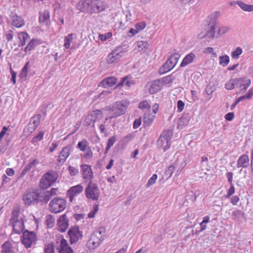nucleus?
Instances as JSON below:
<instances>
[{"mask_svg":"<svg viewBox=\"0 0 253 253\" xmlns=\"http://www.w3.org/2000/svg\"><path fill=\"white\" fill-rule=\"evenodd\" d=\"M36 128L37 127L36 126L29 122L26 128H24V132L26 134L29 135L30 134L33 133L35 130Z\"/></svg>","mask_w":253,"mask_h":253,"instance_id":"42","label":"nucleus"},{"mask_svg":"<svg viewBox=\"0 0 253 253\" xmlns=\"http://www.w3.org/2000/svg\"><path fill=\"white\" fill-rule=\"evenodd\" d=\"M184 103L181 100H178L177 102V111L181 112L183 111L184 107Z\"/></svg>","mask_w":253,"mask_h":253,"instance_id":"61","label":"nucleus"},{"mask_svg":"<svg viewBox=\"0 0 253 253\" xmlns=\"http://www.w3.org/2000/svg\"><path fill=\"white\" fill-rule=\"evenodd\" d=\"M92 118H91V117H90L89 115H88L85 119V121H84V125L85 126H90L92 123H93V125H92V126L94 127V122H93V120H92L91 119Z\"/></svg>","mask_w":253,"mask_h":253,"instance_id":"56","label":"nucleus"},{"mask_svg":"<svg viewBox=\"0 0 253 253\" xmlns=\"http://www.w3.org/2000/svg\"><path fill=\"white\" fill-rule=\"evenodd\" d=\"M68 170L71 176H75L77 175L79 172V170L71 166L68 167Z\"/></svg>","mask_w":253,"mask_h":253,"instance_id":"57","label":"nucleus"},{"mask_svg":"<svg viewBox=\"0 0 253 253\" xmlns=\"http://www.w3.org/2000/svg\"><path fill=\"white\" fill-rule=\"evenodd\" d=\"M75 35L74 34H70L64 38V46L66 49L70 48L71 42L73 40V36Z\"/></svg>","mask_w":253,"mask_h":253,"instance_id":"39","label":"nucleus"},{"mask_svg":"<svg viewBox=\"0 0 253 253\" xmlns=\"http://www.w3.org/2000/svg\"><path fill=\"white\" fill-rule=\"evenodd\" d=\"M37 198L36 192L27 191L23 196V201L26 206H29L37 204Z\"/></svg>","mask_w":253,"mask_h":253,"instance_id":"13","label":"nucleus"},{"mask_svg":"<svg viewBox=\"0 0 253 253\" xmlns=\"http://www.w3.org/2000/svg\"><path fill=\"white\" fill-rule=\"evenodd\" d=\"M190 120V116L189 114L183 115L179 119L178 126H185L188 124Z\"/></svg>","mask_w":253,"mask_h":253,"instance_id":"35","label":"nucleus"},{"mask_svg":"<svg viewBox=\"0 0 253 253\" xmlns=\"http://www.w3.org/2000/svg\"><path fill=\"white\" fill-rule=\"evenodd\" d=\"M126 50V48H124L121 46L117 47L108 55L107 58V63L108 64H112L117 62L124 56V52Z\"/></svg>","mask_w":253,"mask_h":253,"instance_id":"10","label":"nucleus"},{"mask_svg":"<svg viewBox=\"0 0 253 253\" xmlns=\"http://www.w3.org/2000/svg\"><path fill=\"white\" fill-rule=\"evenodd\" d=\"M242 53V49L240 47H237L236 49L232 51L231 56L233 58H238L239 56Z\"/></svg>","mask_w":253,"mask_h":253,"instance_id":"49","label":"nucleus"},{"mask_svg":"<svg viewBox=\"0 0 253 253\" xmlns=\"http://www.w3.org/2000/svg\"><path fill=\"white\" fill-rule=\"evenodd\" d=\"M67 206L66 201L60 197H55L49 204V210L52 213H57L63 211Z\"/></svg>","mask_w":253,"mask_h":253,"instance_id":"5","label":"nucleus"},{"mask_svg":"<svg viewBox=\"0 0 253 253\" xmlns=\"http://www.w3.org/2000/svg\"><path fill=\"white\" fill-rule=\"evenodd\" d=\"M89 147L88 142L85 139L80 141L77 144V148H79L81 151L84 152Z\"/></svg>","mask_w":253,"mask_h":253,"instance_id":"40","label":"nucleus"},{"mask_svg":"<svg viewBox=\"0 0 253 253\" xmlns=\"http://www.w3.org/2000/svg\"><path fill=\"white\" fill-rule=\"evenodd\" d=\"M29 64V62L26 63V64L25 65L24 67L22 68V71L20 73V77L21 79H23V80H25L27 78V76L28 75V70L27 69L28 68Z\"/></svg>","mask_w":253,"mask_h":253,"instance_id":"43","label":"nucleus"},{"mask_svg":"<svg viewBox=\"0 0 253 253\" xmlns=\"http://www.w3.org/2000/svg\"><path fill=\"white\" fill-rule=\"evenodd\" d=\"M138 50L141 53H144L148 49L149 44L146 41H138L136 42Z\"/></svg>","mask_w":253,"mask_h":253,"instance_id":"33","label":"nucleus"},{"mask_svg":"<svg viewBox=\"0 0 253 253\" xmlns=\"http://www.w3.org/2000/svg\"><path fill=\"white\" fill-rule=\"evenodd\" d=\"M81 167V172L83 175V178L85 180L91 181L93 175L91 166L87 165H83Z\"/></svg>","mask_w":253,"mask_h":253,"instance_id":"16","label":"nucleus"},{"mask_svg":"<svg viewBox=\"0 0 253 253\" xmlns=\"http://www.w3.org/2000/svg\"><path fill=\"white\" fill-rule=\"evenodd\" d=\"M88 115L91 117L92 120L95 122L97 119H100L102 117V112L99 110H95Z\"/></svg>","mask_w":253,"mask_h":253,"instance_id":"37","label":"nucleus"},{"mask_svg":"<svg viewBox=\"0 0 253 253\" xmlns=\"http://www.w3.org/2000/svg\"><path fill=\"white\" fill-rule=\"evenodd\" d=\"M57 190V188H52L49 191H48V190L46 191V194L48 195V196H49V197H50V199L52 196L56 195V191Z\"/></svg>","mask_w":253,"mask_h":253,"instance_id":"60","label":"nucleus"},{"mask_svg":"<svg viewBox=\"0 0 253 253\" xmlns=\"http://www.w3.org/2000/svg\"><path fill=\"white\" fill-rule=\"evenodd\" d=\"M71 148V145L66 146L62 148L57 159V162L59 165H62L65 163L70 154Z\"/></svg>","mask_w":253,"mask_h":253,"instance_id":"14","label":"nucleus"},{"mask_svg":"<svg viewBox=\"0 0 253 253\" xmlns=\"http://www.w3.org/2000/svg\"><path fill=\"white\" fill-rule=\"evenodd\" d=\"M52 185L58 178V175L56 171L51 170L47 172L43 175Z\"/></svg>","mask_w":253,"mask_h":253,"instance_id":"24","label":"nucleus"},{"mask_svg":"<svg viewBox=\"0 0 253 253\" xmlns=\"http://www.w3.org/2000/svg\"><path fill=\"white\" fill-rule=\"evenodd\" d=\"M49 15L48 11H44L41 13L39 16V21L40 23L47 24L49 20Z\"/></svg>","mask_w":253,"mask_h":253,"instance_id":"34","label":"nucleus"},{"mask_svg":"<svg viewBox=\"0 0 253 253\" xmlns=\"http://www.w3.org/2000/svg\"><path fill=\"white\" fill-rule=\"evenodd\" d=\"M9 18L11 24L16 28H20L24 24L23 19L14 12L12 11L10 13Z\"/></svg>","mask_w":253,"mask_h":253,"instance_id":"15","label":"nucleus"},{"mask_svg":"<svg viewBox=\"0 0 253 253\" xmlns=\"http://www.w3.org/2000/svg\"><path fill=\"white\" fill-rule=\"evenodd\" d=\"M117 82V79L114 77H109L103 80L99 84L98 86L105 88L112 86Z\"/></svg>","mask_w":253,"mask_h":253,"instance_id":"21","label":"nucleus"},{"mask_svg":"<svg viewBox=\"0 0 253 253\" xmlns=\"http://www.w3.org/2000/svg\"><path fill=\"white\" fill-rule=\"evenodd\" d=\"M232 216H233V219L236 220L238 221H241L242 219L245 218L244 212L239 210H235L233 211L232 213Z\"/></svg>","mask_w":253,"mask_h":253,"instance_id":"32","label":"nucleus"},{"mask_svg":"<svg viewBox=\"0 0 253 253\" xmlns=\"http://www.w3.org/2000/svg\"><path fill=\"white\" fill-rule=\"evenodd\" d=\"M162 83L160 80H156L151 83L149 92L151 94H154L159 91L162 87Z\"/></svg>","mask_w":253,"mask_h":253,"instance_id":"22","label":"nucleus"},{"mask_svg":"<svg viewBox=\"0 0 253 253\" xmlns=\"http://www.w3.org/2000/svg\"><path fill=\"white\" fill-rule=\"evenodd\" d=\"M12 224L13 230L17 234H20L24 229V224L22 219L14 220L10 222Z\"/></svg>","mask_w":253,"mask_h":253,"instance_id":"20","label":"nucleus"},{"mask_svg":"<svg viewBox=\"0 0 253 253\" xmlns=\"http://www.w3.org/2000/svg\"><path fill=\"white\" fill-rule=\"evenodd\" d=\"M43 135H44L43 132H42V131L39 132V133H38V135H37L36 136L32 138V139L31 140V142L34 144V143H36V142H37L38 141L42 140L43 138Z\"/></svg>","mask_w":253,"mask_h":253,"instance_id":"52","label":"nucleus"},{"mask_svg":"<svg viewBox=\"0 0 253 253\" xmlns=\"http://www.w3.org/2000/svg\"><path fill=\"white\" fill-rule=\"evenodd\" d=\"M141 124V119L140 118L136 119L133 123V128H137Z\"/></svg>","mask_w":253,"mask_h":253,"instance_id":"64","label":"nucleus"},{"mask_svg":"<svg viewBox=\"0 0 253 253\" xmlns=\"http://www.w3.org/2000/svg\"><path fill=\"white\" fill-rule=\"evenodd\" d=\"M157 178V175L156 174H154L149 179L147 183L146 184V187H149L152 185L154 184L156 181Z\"/></svg>","mask_w":253,"mask_h":253,"instance_id":"54","label":"nucleus"},{"mask_svg":"<svg viewBox=\"0 0 253 253\" xmlns=\"http://www.w3.org/2000/svg\"><path fill=\"white\" fill-rule=\"evenodd\" d=\"M138 107L141 109H150V106H149L148 102L146 100H143V101L140 102L139 103Z\"/></svg>","mask_w":253,"mask_h":253,"instance_id":"55","label":"nucleus"},{"mask_svg":"<svg viewBox=\"0 0 253 253\" xmlns=\"http://www.w3.org/2000/svg\"><path fill=\"white\" fill-rule=\"evenodd\" d=\"M76 7L77 9L82 12L90 14L99 13L104 9L102 2L99 0H81Z\"/></svg>","mask_w":253,"mask_h":253,"instance_id":"1","label":"nucleus"},{"mask_svg":"<svg viewBox=\"0 0 253 253\" xmlns=\"http://www.w3.org/2000/svg\"><path fill=\"white\" fill-rule=\"evenodd\" d=\"M54 246L53 243L46 244L44 246V253H54Z\"/></svg>","mask_w":253,"mask_h":253,"instance_id":"44","label":"nucleus"},{"mask_svg":"<svg viewBox=\"0 0 253 253\" xmlns=\"http://www.w3.org/2000/svg\"><path fill=\"white\" fill-rule=\"evenodd\" d=\"M146 27V24L144 22L137 23L135 25V28L138 30H141L144 29Z\"/></svg>","mask_w":253,"mask_h":253,"instance_id":"62","label":"nucleus"},{"mask_svg":"<svg viewBox=\"0 0 253 253\" xmlns=\"http://www.w3.org/2000/svg\"><path fill=\"white\" fill-rule=\"evenodd\" d=\"M52 184L43 176L40 180V187L42 189H46L51 186Z\"/></svg>","mask_w":253,"mask_h":253,"instance_id":"38","label":"nucleus"},{"mask_svg":"<svg viewBox=\"0 0 253 253\" xmlns=\"http://www.w3.org/2000/svg\"><path fill=\"white\" fill-rule=\"evenodd\" d=\"M112 33H107L105 34H100L99 35V38L102 41H105L106 40L109 39L112 36Z\"/></svg>","mask_w":253,"mask_h":253,"instance_id":"58","label":"nucleus"},{"mask_svg":"<svg viewBox=\"0 0 253 253\" xmlns=\"http://www.w3.org/2000/svg\"><path fill=\"white\" fill-rule=\"evenodd\" d=\"M37 204L40 202L46 204L50 200V197L46 194V191L37 192Z\"/></svg>","mask_w":253,"mask_h":253,"instance_id":"26","label":"nucleus"},{"mask_svg":"<svg viewBox=\"0 0 253 253\" xmlns=\"http://www.w3.org/2000/svg\"><path fill=\"white\" fill-rule=\"evenodd\" d=\"M38 44V40L37 39H33L29 42L28 45L25 47V52L26 53H29L32 50L34 49Z\"/></svg>","mask_w":253,"mask_h":253,"instance_id":"31","label":"nucleus"},{"mask_svg":"<svg viewBox=\"0 0 253 253\" xmlns=\"http://www.w3.org/2000/svg\"><path fill=\"white\" fill-rule=\"evenodd\" d=\"M83 189V187L80 184L71 187L67 192L70 202H72L74 196L81 193Z\"/></svg>","mask_w":253,"mask_h":253,"instance_id":"19","label":"nucleus"},{"mask_svg":"<svg viewBox=\"0 0 253 253\" xmlns=\"http://www.w3.org/2000/svg\"><path fill=\"white\" fill-rule=\"evenodd\" d=\"M37 240V235L35 232L29 231L27 230L23 231L22 243L26 248H29L33 244H35Z\"/></svg>","mask_w":253,"mask_h":253,"instance_id":"9","label":"nucleus"},{"mask_svg":"<svg viewBox=\"0 0 253 253\" xmlns=\"http://www.w3.org/2000/svg\"><path fill=\"white\" fill-rule=\"evenodd\" d=\"M46 223L48 227L52 228L54 224V218L50 215H48L46 219Z\"/></svg>","mask_w":253,"mask_h":253,"instance_id":"50","label":"nucleus"},{"mask_svg":"<svg viewBox=\"0 0 253 253\" xmlns=\"http://www.w3.org/2000/svg\"><path fill=\"white\" fill-rule=\"evenodd\" d=\"M179 57L180 55L178 53L171 55L165 64L160 69V74H163L173 69L176 65Z\"/></svg>","mask_w":253,"mask_h":253,"instance_id":"6","label":"nucleus"},{"mask_svg":"<svg viewBox=\"0 0 253 253\" xmlns=\"http://www.w3.org/2000/svg\"><path fill=\"white\" fill-rule=\"evenodd\" d=\"M116 140V137L115 136H113L108 139L107 144L112 147L114 145Z\"/></svg>","mask_w":253,"mask_h":253,"instance_id":"63","label":"nucleus"},{"mask_svg":"<svg viewBox=\"0 0 253 253\" xmlns=\"http://www.w3.org/2000/svg\"><path fill=\"white\" fill-rule=\"evenodd\" d=\"M174 78L172 75L168 76L162 78V84H169L172 82Z\"/></svg>","mask_w":253,"mask_h":253,"instance_id":"53","label":"nucleus"},{"mask_svg":"<svg viewBox=\"0 0 253 253\" xmlns=\"http://www.w3.org/2000/svg\"><path fill=\"white\" fill-rule=\"evenodd\" d=\"M174 170V167L173 166L171 165L170 166L168 169L166 170L165 172L164 177L166 179H168L169 178H170Z\"/></svg>","mask_w":253,"mask_h":253,"instance_id":"45","label":"nucleus"},{"mask_svg":"<svg viewBox=\"0 0 253 253\" xmlns=\"http://www.w3.org/2000/svg\"><path fill=\"white\" fill-rule=\"evenodd\" d=\"M86 150V152L84 154V157L85 159L90 158L92 157L93 153L89 147H88Z\"/></svg>","mask_w":253,"mask_h":253,"instance_id":"59","label":"nucleus"},{"mask_svg":"<svg viewBox=\"0 0 253 253\" xmlns=\"http://www.w3.org/2000/svg\"><path fill=\"white\" fill-rule=\"evenodd\" d=\"M39 163V162L37 159H34L32 161H31L28 165H26L24 169H23L21 175H23L26 174V173L31 170L32 169L35 168L36 166Z\"/></svg>","mask_w":253,"mask_h":253,"instance_id":"29","label":"nucleus"},{"mask_svg":"<svg viewBox=\"0 0 253 253\" xmlns=\"http://www.w3.org/2000/svg\"><path fill=\"white\" fill-rule=\"evenodd\" d=\"M102 232L104 230L99 228L94 231L91 235L89 240L87 243V245L90 249H94L97 248L104 240Z\"/></svg>","mask_w":253,"mask_h":253,"instance_id":"4","label":"nucleus"},{"mask_svg":"<svg viewBox=\"0 0 253 253\" xmlns=\"http://www.w3.org/2000/svg\"><path fill=\"white\" fill-rule=\"evenodd\" d=\"M235 3L238 4L239 6L244 11L252 12L253 11V5L248 4L244 3L241 0H237Z\"/></svg>","mask_w":253,"mask_h":253,"instance_id":"28","label":"nucleus"},{"mask_svg":"<svg viewBox=\"0 0 253 253\" xmlns=\"http://www.w3.org/2000/svg\"><path fill=\"white\" fill-rule=\"evenodd\" d=\"M250 165L249 159L247 155H243L241 156L237 161V167L246 168Z\"/></svg>","mask_w":253,"mask_h":253,"instance_id":"23","label":"nucleus"},{"mask_svg":"<svg viewBox=\"0 0 253 253\" xmlns=\"http://www.w3.org/2000/svg\"><path fill=\"white\" fill-rule=\"evenodd\" d=\"M250 80H245L242 78H236L230 80L225 84V88L227 89L231 90L236 87L241 88L243 86L244 87L241 89L240 92H244L246 90L247 88L250 85Z\"/></svg>","mask_w":253,"mask_h":253,"instance_id":"3","label":"nucleus"},{"mask_svg":"<svg viewBox=\"0 0 253 253\" xmlns=\"http://www.w3.org/2000/svg\"><path fill=\"white\" fill-rule=\"evenodd\" d=\"M216 28V25L214 22L212 24H211L210 26V29L207 32L205 36L208 38H218V36H222L225 34L228 30V28L226 27H221L218 28V31L217 35H215V29Z\"/></svg>","mask_w":253,"mask_h":253,"instance_id":"11","label":"nucleus"},{"mask_svg":"<svg viewBox=\"0 0 253 253\" xmlns=\"http://www.w3.org/2000/svg\"><path fill=\"white\" fill-rule=\"evenodd\" d=\"M127 102L123 100L115 102L112 105L107 107L105 110L108 111L110 115L109 118L110 119L117 118L124 114L127 108Z\"/></svg>","mask_w":253,"mask_h":253,"instance_id":"2","label":"nucleus"},{"mask_svg":"<svg viewBox=\"0 0 253 253\" xmlns=\"http://www.w3.org/2000/svg\"><path fill=\"white\" fill-rule=\"evenodd\" d=\"M172 135V132L170 130L164 131L160 135L157 141V145L162 148L164 151L169 149L170 147V140Z\"/></svg>","mask_w":253,"mask_h":253,"instance_id":"7","label":"nucleus"},{"mask_svg":"<svg viewBox=\"0 0 253 253\" xmlns=\"http://www.w3.org/2000/svg\"><path fill=\"white\" fill-rule=\"evenodd\" d=\"M41 119V115L38 114L33 117L30 122L33 125L36 126L37 127L39 126Z\"/></svg>","mask_w":253,"mask_h":253,"instance_id":"46","label":"nucleus"},{"mask_svg":"<svg viewBox=\"0 0 253 253\" xmlns=\"http://www.w3.org/2000/svg\"><path fill=\"white\" fill-rule=\"evenodd\" d=\"M70 237L71 244L77 242L83 237L82 232L79 229V227H71L68 232Z\"/></svg>","mask_w":253,"mask_h":253,"instance_id":"12","label":"nucleus"},{"mask_svg":"<svg viewBox=\"0 0 253 253\" xmlns=\"http://www.w3.org/2000/svg\"><path fill=\"white\" fill-rule=\"evenodd\" d=\"M1 253H15L13 247L9 241L5 242L1 246Z\"/></svg>","mask_w":253,"mask_h":253,"instance_id":"27","label":"nucleus"},{"mask_svg":"<svg viewBox=\"0 0 253 253\" xmlns=\"http://www.w3.org/2000/svg\"><path fill=\"white\" fill-rule=\"evenodd\" d=\"M229 57L227 55L220 56L219 57V64L223 67L226 66L229 63Z\"/></svg>","mask_w":253,"mask_h":253,"instance_id":"36","label":"nucleus"},{"mask_svg":"<svg viewBox=\"0 0 253 253\" xmlns=\"http://www.w3.org/2000/svg\"><path fill=\"white\" fill-rule=\"evenodd\" d=\"M19 209L18 208H16L13 210L12 212V217L10 219V222H12L14 220H18L19 219Z\"/></svg>","mask_w":253,"mask_h":253,"instance_id":"48","label":"nucleus"},{"mask_svg":"<svg viewBox=\"0 0 253 253\" xmlns=\"http://www.w3.org/2000/svg\"><path fill=\"white\" fill-rule=\"evenodd\" d=\"M196 58L195 54L193 52H190L185 56L181 63L180 66L185 67L187 65L192 63Z\"/></svg>","mask_w":253,"mask_h":253,"instance_id":"25","label":"nucleus"},{"mask_svg":"<svg viewBox=\"0 0 253 253\" xmlns=\"http://www.w3.org/2000/svg\"><path fill=\"white\" fill-rule=\"evenodd\" d=\"M132 84V82L130 81H127V77H125L122 79L121 82L118 84V86H122L125 84L127 86L129 87Z\"/></svg>","mask_w":253,"mask_h":253,"instance_id":"51","label":"nucleus"},{"mask_svg":"<svg viewBox=\"0 0 253 253\" xmlns=\"http://www.w3.org/2000/svg\"><path fill=\"white\" fill-rule=\"evenodd\" d=\"M134 136V135L133 133L128 134L122 139L121 142L122 144L126 145L129 142L133 139Z\"/></svg>","mask_w":253,"mask_h":253,"instance_id":"47","label":"nucleus"},{"mask_svg":"<svg viewBox=\"0 0 253 253\" xmlns=\"http://www.w3.org/2000/svg\"><path fill=\"white\" fill-rule=\"evenodd\" d=\"M154 116L150 117L149 114H145L144 116L143 122L145 126H148L151 125L153 121Z\"/></svg>","mask_w":253,"mask_h":253,"instance_id":"41","label":"nucleus"},{"mask_svg":"<svg viewBox=\"0 0 253 253\" xmlns=\"http://www.w3.org/2000/svg\"><path fill=\"white\" fill-rule=\"evenodd\" d=\"M58 230L61 232H65L69 226V220L65 214L61 216L57 221Z\"/></svg>","mask_w":253,"mask_h":253,"instance_id":"17","label":"nucleus"},{"mask_svg":"<svg viewBox=\"0 0 253 253\" xmlns=\"http://www.w3.org/2000/svg\"><path fill=\"white\" fill-rule=\"evenodd\" d=\"M86 197L87 199H92L94 201L98 200L100 191L97 185L93 183L91 181H89L88 186L85 189Z\"/></svg>","mask_w":253,"mask_h":253,"instance_id":"8","label":"nucleus"},{"mask_svg":"<svg viewBox=\"0 0 253 253\" xmlns=\"http://www.w3.org/2000/svg\"><path fill=\"white\" fill-rule=\"evenodd\" d=\"M18 38L20 41L18 46H23L26 44V42L29 40L30 36L26 33L21 32L18 34Z\"/></svg>","mask_w":253,"mask_h":253,"instance_id":"30","label":"nucleus"},{"mask_svg":"<svg viewBox=\"0 0 253 253\" xmlns=\"http://www.w3.org/2000/svg\"><path fill=\"white\" fill-rule=\"evenodd\" d=\"M59 253H73V250L69 246L66 240L62 238L60 240V245L56 248Z\"/></svg>","mask_w":253,"mask_h":253,"instance_id":"18","label":"nucleus"}]
</instances>
